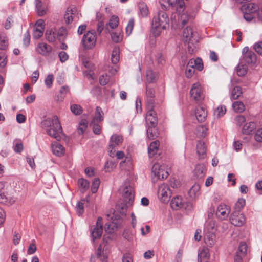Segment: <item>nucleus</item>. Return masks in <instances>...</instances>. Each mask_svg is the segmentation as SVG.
Returning a JSON list of instances; mask_svg holds the SVG:
<instances>
[{"label": "nucleus", "instance_id": "1", "mask_svg": "<svg viewBox=\"0 0 262 262\" xmlns=\"http://www.w3.org/2000/svg\"><path fill=\"white\" fill-rule=\"evenodd\" d=\"M42 128L46 130L47 133L50 136L59 141L61 139L60 134L62 132V127L56 115L52 118H47L41 123Z\"/></svg>", "mask_w": 262, "mask_h": 262}, {"label": "nucleus", "instance_id": "2", "mask_svg": "<svg viewBox=\"0 0 262 262\" xmlns=\"http://www.w3.org/2000/svg\"><path fill=\"white\" fill-rule=\"evenodd\" d=\"M169 17L168 15L162 11L154 16L151 23V31L155 36L160 35L162 31L165 29L169 24Z\"/></svg>", "mask_w": 262, "mask_h": 262}, {"label": "nucleus", "instance_id": "3", "mask_svg": "<svg viewBox=\"0 0 262 262\" xmlns=\"http://www.w3.org/2000/svg\"><path fill=\"white\" fill-rule=\"evenodd\" d=\"M123 203L118 205V209L121 214H124L127 208L133 203L134 199L133 188L131 186L125 187L123 189Z\"/></svg>", "mask_w": 262, "mask_h": 262}, {"label": "nucleus", "instance_id": "4", "mask_svg": "<svg viewBox=\"0 0 262 262\" xmlns=\"http://www.w3.org/2000/svg\"><path fill=\"white\" fill-rule=\"evenodd\" d=\"M67 34L66 30L63 28H60L58 29L56 28H51L46 31L45 36L47 40L53 42L58 39L59 41H63Z\"/></svg>", "mask_w": 262, "mask_h": 262}, {"label": "nucleus", "instance_id": "5", "mask_svg": "<svg viewBox=\"0 0 262 262\" xmlns=\"http://www.w3.org/2000/svg\"><path fill=\"white\" fill-rule=\"evenodd\" d=\"M198 35L196 32L193 31L190 27H187L183 31L182 39L184 42L188 43V49L191 52V45L198 41Z\"/></svg>", "mask_w": 262, "mask_h": 262}, {"label": "nucleus", "instance_id": "6", "mask_svg": "<svg viewBox=\"0 0 262 262\" xmlns=\"http://www.w3.org/2000/svg\"><path fill=\"white\" fill-rule=\"evenodd\" d=\"M97 41L96 33L95 31H89L85 34L81 40V45L85 50L93 49Z\"/></svg>", "mask_w": 262, "mask_h": 262}, {"label": "nucleus", "instance_id": "7", "mask_svg": "<svg viewBox=\"0 0 262 262\" xmlns=\"http://www.w3.org/2000/svg\"><path fill=\"white\" fill-rule=\"evenodd\" d=\"M158 197L163 203H167L169 201L171 196V190L166 184H163L159 187Z\"/></svg>", "mask_w": 262, "mask_h": 262}, {"label": "nucleus", "instance_id": "8", "mask_svg": "<svg viewBox=\"0 0 262 262\" xmlns=\"http://www.w3.org/2000/svg\"><path fill=\"white\" fill-rule=\"evenodd\" d=\"M241 61L247 64L254 63L256 61V55L253 51L249 50L248 47H245L242 50Z\"/></svg>", "mask_w": 262, "mask_h": 262}, {"label": "nucleus", "instance_id": "9", "mask_svg": "<svg viewBox=\"0 0 262 262\" xmlns=\"http://www.w3.org/2000/svg\"><path fill=\"white\" fill-rule=\"evenodd\" d=\"M230 221L231 223L235 226H242L246 221L244 214L239 211H233L230 216Z\"/></svg>", "mask_w": 262, "mask_h": 262}, {"label": "nucleus", "instance_id": "10", "mask_svg": "<svg viewBox=\"0 0 262 262\" xmlns=\"http://www.w3.org/2000/svg\"><path fill=\"white\" fill-rule=\"evenodd\" d=\"M155 91L153 88L146 84L145 87V101L147 107L155 106Z\"/></svg>", "mask_w": 262, "mask_h": 262}, {"label": "nucleus", "instance_id": "11", "mask_svg": "<svg viewBox=\"0 0 262 262\" xmlns=\"http://www.w3.org/2000/svg\"><path fill=\"white\" fill-rule=\"evenodd\" d=\"M102 219L99 217L97 219L96 226L91 231V235L93 241L94 242L96 239L100 238L101 237L103 228L102 223Z\"/></svg>", "mask_w": 262, "mask_h": 262}, {"label": "nucleus", "instance_id": "12", "mask_svg": "<svg viewBox=\"0 0 262 262\" xmlns=\"http://www.w3.org/2000/svg\"><path fill=\"white\" fill-rule=\"evenodd\" d=\"M190 93L191 97L196 101H200L204 98L201 86L198 83L193 84Z\"/></svg>", "mask_w": 262, "mask_h": 262}, {"label": "nucleus", "instance_id": "13", "mask_svg": "<svg viewBox=\"0 0 262 262\" xmlns=\"http://www.w3.org/2000/svg\"><path fill=\"white\" fill-rule=\"evenodd\" d=\"M159 168V164L155 163L152 167L151 172L155 176L157 177L159 179H164L167 178L169 175L168 172L165 170V166L162 165L161 169L159 172L157 171V169Z\"/></svg>", "mask_w": 262, "mask_h": 262}, {"label": "nucleus", "instance_id": "14", "mask_svg": "<svg viewBox=\"0 0 262 262\" xmlns=\"http://www.w3.org/2000/svg\"><path fill=\"white\" fill-rule=\"evenodd\" d=\"M230 212V208L226 205L222 204L217 206L216 214L218 218L223 220L228 217Z\"/></svg>", "mask_w": 262, "mask_h": 262}, {"label": "nucleus", "instance_id": "15", "mask_svg": "<svg viewBox=\"0 0 262 262\" xmlns=\"http://www.w3.org/2000/svg\"><path fill=\"white\" fill-rule=\"evenodd\" d=\"M154 107L152 106L151 108L147 107L148 111L145 118L146 123H150L151 126H156L158 122L156 113L154 110Z\"/></svg>", "mask_w": 262, "mask_h": 262}, {"label": "nucleus", "instance_id": "16", "mask_svg": "<svg viewBox=\"0 0 262 262\" xmlns=\"http://www.w3.org/2000/svg\"><path fill=\"white\" fill-rule=\"evenodd\" d=\"M107 220L110 221V223H105V230L107 233H112L113 232L114 229L117 227L118 225L119 224V219L117 220V222L115 221V220L113 219L114 217V214L110 215L107 214Z\"/></svg>", "mask_w": 262, "mask_h": 262}, {"label": "nucleus", "instance_id": "17", "mask_svg": "<svg viewBox=\"0 0 262 262\" xmlns=\"http://www.w3.org/2000/svg\"><path fill=\"white\" fill-rule=\"evenodd\" d=\"M36 52L42 56L49 55L52 51V48L49 45L45 42H40L37 45Z\"/></svg>", "mask_w": 262, "mask_h": 262}, {"label": "nucleus", "instance_id": "18", "mask_svg": "<svg viewBox=\"0 0 262 262\" xmlns=\"http://www.w3.org/2000/svg\"><path fill=\"white\" fill-rule=\"evenodd\" d=\"M195 115L199 122H204L207 117V111L205 106L203 105L198 106L195 111Z\"/></svg>", "mask_w": 262, "mask_h": 262}, {"label": "nucleus", "instance_id": "19", "mask_svg": "<svg viewBox=\"0 0 262 262\" xmlns=\"http://www.w3.org/2000/svg\"><path fill=\"white\" fill-rule=\"evenodd\" d=\"M36 11L38 15L42 16L45 15L47 12V5L42 2L40 0L35 1Z\"/></svg>", "mask_w": 262, "mask_h": 262}, {"label": "nucleus", "instance_id": "20", "mask_svg": "<svg viewBox=\"0 0 262 262\" xmlns=\"http://www.w3.org/2000/svg\"><path fill=\"white\" fill-rule=\"evenodd\" d=\"M241 9L243 13H254L258 10V7L254 3H250L242 5Z\"/></svg>", "mask_w": 262, "mask_h": 262}, {"label": "nucleus", "instance_id": "21", "mask_svg": "<svg viewBox=\"0 0 262 262\" xmlns=\"http://www.w3.org/2000/svg\"><path fill=\"white\" fill-rule=\"evenodd\" d=\"M52 150L53 153L57 156H60L64 152V148L60 143L57 142L52 143Z\"/></svg>", "mask_w": 262, "mask_h": 262}, {"label": "nucleus", "instance_id": "22", "mask_svg": "<svg viewBox=\"0 0 262 262\" xmlns=\"http://www.w3.org/2000/svg\"><path fill=\"white\" fill-rule=\"evenodd\" d=\"M122 141L123 138L122 136L117 134H114L110 138L109 145L111 147L113 146L116 147V146L119 145Z\"/></svg>", "mask_w": 262, "mask_h": 262}, {"label": "nucleus", "instance_id": "23", "mask_svg": "<svg viewBox=\"0 0 262 262\" xmlns=\"http://www.w3.org/2000/svg\"><path fill=\"white\" fill-rule=\"evenodd\" d=\"M215 240V235L213 232H207L204 236V242L209 247L212 246Z\"/></svg>", "mask_w": 262, "mask_h": 262}, {"label": "nucleus", "instance_id": "24", "mask_svg": "<svg viewBox=\"0 0 262 262\" xmlns=\"http://www.w3.org/2000/svg\"><path fill=\"white\" fill-rule=\"evenodd\" d=\"M76 12V9L75 8L67 9L64 16V18L66 24H69L73 20Z\"/></svg>", "mask_w": 262, "mask_h": 262}, {"label": "nucleus", "instance_id": "25", "mask_svg": "<svg viewBox=\"0 0 262 262\" xmlns=\"http://www.w3.org/2000/svg\"><path fill=\"white\" fill-rule=\"evenodd\" d=\"M159 147V142L158 140L154 141L150 144L148 148V155L150 157L154 156L157 153Z\"/></svg>", "mask_w": 262, "mask_h": 262}, {"label": "nucleus", "instance_id": "26", "mask_svg": "<svg viewBox=\"0 0 262 262\" xmlns=\"http://www.w3.org/2000/svg\"><path fill=\"white\" fill-rule=\"evenodd\" d=\"M200 193V186L198 184H194L188 192V194L191 199L198 198Z\"/></svg>", "mask_w": 262, "mask_h": 262}, {"label": "nucleus", "instance_id": "27", "mask_svg": "<svg viewBox=\"0 0 262 262\" xmlns=\"http://www.w3.org/2000/svg\"><path fill=\"white\" fill-rule=\"evenodd\" d=\"M170 206L173 209L178 210L183 206L181 197L175 196L171 201Z\"/></svg>", "mask_w": 262, "mask_h": 262}, {"label": "nucleus", "instance_id": "28", "mask_svg": "<svg viewBox=\"0 0 262 262\" xmlns=\"http://www.w3.org/2000/svg\"><path fill=\"white\" fill-rule=\"evenodd\" d=\"M206 173V169L203 164H198L194 169V174L198 179L203 178Z\"/></svg>", "mask_w": 262, "mask_h": 262}, {"label": "nucleus", "instance_id": "29", "mask_svg": "<svg viewBox=\"0 0 262 262\" xmlns=\"http://www.w3.org/2000/svg\"><path fill=\"white\" fill-rule=\"evenodd\" d=\"M197 153L200 158H204L206 154V146L205 143L202 141H199L196 145Z\"/></svg>", "mask_w": 262, "mask_h": 262}, {"label": "nucleus", "instance_id": "30", "mask_svg": "<svg viewBox=\"0 0 262 262\" xmlns=\"http://www.w3.org/2000/svg\"><path fill=\"white\" fill-rule=\"evenodd\" d=\"M256 124L253 122H250L249 123H246L242 129L243 133L246 135H249L252 133V132L255 129Z\"/></svg>", "mask_w": 262, "mask_h": 262}, {"label": "nucleus", "instance_id": "31", "mask_svg": "<svg viewBox=\"0 0 262 262\" xmlns=\"http://www.w3.org/2000/svg\"><path fill=\"white\" fill-rule=\"evenodd\" d=\"M103 113L102 108L99 106H97L96 108L95 114L92 121L100 122L103 120Z\"/></svg>", "mask_w": 262, "mask_h": 262}, {"label": "nucleus", "instance_id": "32", "mask_svg": "<svg viewBox=\"0 0 262 262\" xmlns=\"http://www.w3.org/2000/svg\"><path fill=\"white\" fill-rule=\"evenodd\" d=\"M189 66L196 68L199 71H202L203 69V63L201 58L195 59H191L189 61Z\"/></svg>", "mask_w": 262, "mask_h": 262}, {"label": "nucleus", "instance_id": "33", "mask_svg": "<svg viewBox=\"0 0 262 262\" xmlns=\"http://www.w3.org/2000/svg\"><path fill=\"white\" fill-rule=\"evenodd\" d=\"M146 134L148 138L153 140L158 137V133L155 126H149L147 129Z\"/></svg>", "mask_w": 262, "mask_h": 262}, {"label": "nucleus", "instance_id": "34", "mask_svg": "<svg viewBox=\"0 0 262 262\" xmlns=\"http://www.w3.org/2000/svg\"><path fill=\"white\" fill-rule=\"evenodd\" d=\"M120 49L118 47H115L112 51L111 61L112 63L116 64L119 61Z\"/></svg>", "mask_w": 262, "mask_h": 262}, {"label": "nucleus", "instance_id": "35", "mask_svg": "<svg viewBox=\"0 0 262 262\" xmlns=\"http://www.w3.org/2000/svg\"><path fill=\"white\" fill-rule=\"evenodd\" d=\"M78 185L82 192H85L89 188L90 183L88 181L83 178H81L78 181Z\"/></svg>", "mask_w": 262, "mask_h": 262}, {"label": "nucleus", "instance_id": "36", "mask_svg": "<svg viewBox=\"0 0 262 262\" xmlns=\"http://www.w3.org/2000/svg\"><path fill=\"white\" fill-rule=\"evenodd\" d=\"M242 94L241 88L238 86H234L231 91L230 98L231 99H237L242 95Z\"/></svg>", "mask_w": 262, "mask_h": 262}, {"label": "nucleus", "instance_id": "37", "mask_svg": "<svg viewBox=\"0 0 262 262\" xmlns=\"http://www.w3.org/2000/svg\"><path fill=\"white\" fill-rule=\"evenodd\" d=\"M247 244H246V243L244 242H241L239 245L237 251H236V254H238V255H241L244 256L247 253Z\"/></svg>", "mask_w": 262, "mask_h": 262}, {"label": "nucleus", "instance_id": "38", "mask_svg": "<svg viewBox=\"0 0 262 262\" xmlns=\"http://www.w3.org/2000/svg\"><path fill=\"white\" fill-rule=\"evenodd\" d=\"M208 128L205 125H199L196 127V134L200 136L204 137L207 135Z\"/></svg>", "mask_w": 262, "mask_h": 262}, {"label": "nucleus", "instance_id": "39", "mask_svg": "<svg viewBox=\"0 0 262 262\" xmlns=\"http://www.w3.org/2000/svg\"><path fill=\"white\" fill-rule=\"evenodd\" d=\"M8 47V39L4 33H0V50H4Z\"/></svg>", "mask_w": 262, "mask_h": 262}, {"label": "nucleus", "instance_id": "40", "mask_svg": "<svg viewBox=\"0 0 262 262\" xmlns=\"http://www.w3.org/2000/svg\"><path fill=\"white\" fill-rule=\"evenodd\" d=\"M139 9L142 17H147L148 14V9L147 5L144 3H140L139 4Z\"/></svg>", "mask_w": 262, "mask_h": 262}, {"label": "nucleus", "instance_id": "41", "mask_svg": "<svg viewBox=\"0 0 262 262\" xmlns=\"http://www.w3.org/2000/svg\"><path fill=\"white\" fill-rule=\"evenodd\" d=\"M232 107L235 112L241 113L245 110V106L241 101H235L232 104Z\"/></svg>", "mask_w": 262, "mask_h": 262}, {"label": "nucleus", "instance_id": "42", "mask_svg": "<svg viewBox=\"0 0 262 262\" xmlns=\"http://www.w3.org/2000/svg\"><path fill=\"white\" fill-rule=\"evenodd\" d=\"M246 201L243 198L239 199L236 202L234 205V211H239L242 209L244 206L245 205Z\"/></svg>", "mask_w": 262, "mask_h": 262}, {"label": "nucleus", "instance_id": "43", "mask_svg": "<svg viewBox=\"0 0 262 262\" xmlns=\"http://www.w3.org/2000/svg\"><path fill=\"white\" fill-rule=\"evenodd\" d=\"M116 163L113 161H107L104 165V169L106 172H111L113 171L116 167Z\"/></svg>", "mask_w": 262, "mask_h": 262}, {"label": "nucleus", "instance_id": "44", "mask_svg": "<svg viewBox=\"0 0 262 262\" xmlns=\"http://www.w3.org/2000/svg\"><path fill=\"white\" fill-rule=\"evenodd\" d=\"M247 72V68L245 64L238 65L236 68L237 74L239 76L245 75Z\"/></svg>", "mask_w": 262, "mask_h": 262}, {"label": "nucleus", "instance_id": "45", "mask_svg": "<svg viewBox=\"0 0 262 262\" xmlns=\"http://www.w3.org/2000/svg\"><path fill=\"white\" fill-rule=\"evenodd\" d=\"M119 24V18L117 16H112L108 22V25L112 29L116 28Z\"/></svg>", "mask_w": 262, "mask_h": 262}, {"label": "nucleus", "instance_id": "46", "mask_svg": "<svg viewBox=\"0 0 262 262\" xmlns=\"http://www.w3.org/2000/svg\"><path fill=\"white\" fill-rule=\"evenodd\" d=\"M226 109L225 106H220L216 108L214 111V115L217 117L223 116L226 113Z\"/></svg>", "mask_w": 262, "mask_h": 262}, {"label": "nucleus", "instance_id": "47", "mask_svg": "<svg viewBox=\"0 0 262 262\" xmlns=\"http://www.w3.org/2000/svg\"><path fill=\"white\" fill-rule=\"evenodd\" d=\"M43 28H35L33 33V38L35 39L40 38L43 35Z\"/></svg>", "mask_w": 262, "mask_h": 262}, {"label": "nucleus", "instance_id": "48", "mask_svg": "<svg viewBox=\"0 0 262 262\" xmlns=\"http://www.w3.org/2000/svg\"><path fill=\"white\" fill-rule=\"evenodd\" d=\"M134 26V18H130L127 24L126 27V33L127 35L129 36L131 34L133 28Z\"/></svg>", "mask_w": 262, "mask_h": 262}, {"label": "nucleus", "instance_id": "49", "mask_svg": "<svg viewBox=\"0 0 262 262\" xmlns=\"http://www.w3.org/2000/svg\"><path fill=\"white\" fill-rule=\"evenodd\" d=\"M156 76L154 72L151 70H148L146 72V80L148 83L153 82L155 79Z\"/></svg>", "mask_w": 262, "mask_h": 262}, {"label": "nucleus", "instance_id": "50", "mask_svg": "<svg viewBox=\"0 0 262 262\" xmlns=\"http://www.w3.org/2000/svg\"><path fill=\"white\" fill-rule=\"evenodd\" d=\"M100 185V180L98 178H95L92 182V185L91 186V191L92 193H96L99 188Z\"/></svg>", "mask_w": 262, "mask_h": 262}, {"label": "nucleus", "instance_id": "51", "mask_svg": "<svg viewBox=\"0 0 262 262\" xmlns=\"http://www.w3.org/2000/svg\"><path fill=\"white\" fill-rule=\"evenodd\" d=\"M98 122L92 121L90 125L92 126L93 131L94 134L99 135L101 133V128L100 126L98 124Z\"/></svg>", "mask_w": 262, "mask_h": 262}, {"label": "nucleus", "instance_id": "52", "mask_svg": "<svg viewBox=\"0 0 262 262\" xmlns=\"http://www.w3.org/2000/svg\"><path fill=\"white\" fill-rule=\"evenodd\" d=\"M71 111L75 115H79L82 113V110L81 106L77 104H73L71 106Z\"/></svg>", "mask_w": 262, "mask_h": 262}, {"label": "nucleus", "instance_id": "53", "mask_svg": "<svg viewBox=\"0 0 262 262\" xmlns=\"http://www.w3.org/2000/svg\"><path fill=\"white\" fill-rule=\"evenodd\" d=\"M88 125V122L85 120H82L79 124V126L77 128L78 133L79 134H82L84 131L86 129Z\"/></svg>", "mask_w": 262, "mask_h": 262}, {"label": "nucleus", "instance_id": "54", "mask_svg": "<svg viewBox=\"0 0 262 262\" xmlns=\"http://www.w3.org/2000/svg\"><path fill=\"white\" fill-rule=\"evenodd\" d=\"M194 67H191V66H189V62L188 63L187 67H186V71H185L186 76L188 78H190L192 77V76L193 75L194 73Z\"/></svg>", "mask_w": 262, "mask_h": 262}, {"label": "nucleus", "instance_id": "55", "mask_svg": "<svg viewBox=\"0 0 262 262\" xmlns=\"http://www.w3.org/2000/svg\"><path fill=\"white\" fill-rule=\"evenodd\" d=\"M83 203L81 202H78L76 206V211L78 215H81L84 211Z\"/></svg>", "mask_w": 262, "mask_h": 262}, {"label": "nucleus", "instance_id": "56", "mask_svg": "<svg viewBox=\"0 0 262 262\" xmlns=\"http://www.w3.org/2000/svg\"><path fill=\"white\" fill-rule=\"evenodd\" d=\"M255 52L260 55H262V41H258L253 46Z\"/></svg>", "mask_w": 262, "mask_h": 262}, {"label": "nucleus", "instance_id": "57", "mask_svg": "<svg viewBox=\"0 0 262 262\" xmlns=\"http://www.w3.org/2000/svg\"><path fill=\"white\" fill-rule=\"evenodd\" d=\"M109 81V77L107 74L102 75L99 77V83L102 85H106Z\"/></svg>", "mask_w": 262, "mask_h": 262}, {"label": "nucleus", "instance_id": "58", "mask_svg": "<svg viewBox=\"0 0 262 262\" xmlns=\"http://www.w3.org/2000/svg\"><path fill=\"white\" fill-rule=\"evenodd\" d=\"M53 81V76L52 74L48 75L45 80L46 85L48 88H51Z\"/></svg>", "mask_w": 262, "mask_h": 262}, {"label": "nucleus", "instance_id": "59", "mask_svg": "<svg viewBox=\"0 0 262 262\" xmlns=\"http://www.w3.org/2000/svg\"><path fill=\"white\" fill-rule=\"evenodd\" d=\"M14 151L16 153H20L23 150V144L20 142H17L13 147Z\"/></svg>", "mask_w": 262, "mask_h": 262}, {"label": "nucleus", "instance_id": "60", "mask_svg": "<svg viewBox=\"0 0 262 262\" xmlns=\"http://www.w3.org/2000/svg\"><path fill=\"white\" fill-rule=\"evenodd\" d=\"M111 37L113 41L116 43L120 42L122 39L120 34L116 32H113L111 34Z\"/></svg>", "mask_w": 262, "mask_h": 262}, {"label": "nucleus", "instance_id": "61", "mask_svg": "<svg viewBox=\"0 0 262 262\" xmlns=\"http://www.w3.org/2000/svg\"><path fill=\"white\" fill-rule=\"evenodd\" d=\"M58 57L59 58V60L61 62H64L67 61L69 58V56L67 53L64 51H61L59 53Z\"/></svg>", "mask_w": 262, "mask_h": 262}, {"label": "nucleus", "instance_id": "62", "mask_svg": "<svg viewBox=\"0 0 262 262\" xmlns=\"http://www.w3.org/2000/svg\"><path fill=\"white\" fill-rule=\"evenodd\" d=\"M30 41V36L28 31H27L24 34V38H23V43L24 46L27 47Z\"/></svg>", "mask_w": 262, "mask_h": 262}, {"label": "nucleus", "instance_id": "63", "mask_svg": "<svg viewBox=\"0 0 262 262\" xmlns=\"http://www.w3.org/2000/svg\"><path fill=\"white\" fill-rule=\"evenodd\" d=\"M180 19L182 25L184 26L188 23L189 19V16L188 14L184 13L181 15Z\"/></svg>", "mask_w": 262, "mask_h": 262}, {"label": "nucleus", "instance_id": "64", "mask_svg": "<svg viewBox=\"0 0 262 262\" xmlns=\"http://www.w3.org/2000/svg\"><path fill=\"white\" fill-rule=\"evenodd\" d=\"M254 138L256 141L262 142V128H259L256 131Z\"/></svg>", "mask_w": 262, "mask_h": 262}]
</instances>
